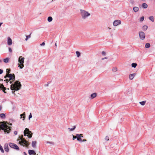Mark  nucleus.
<instances>
[{"label": "nucleus", "mask_w": 155, "mask_h": 155, "mask_svg": "<svg viewBox=\"0 0 155 155\" xmlns=\"http://www.w3.org/2000/svg\"><path fill=\"white\" fill-rule=\"evenodd\" d=\"M15 76L14 74H6L4 76L5 79L4 80V81H6L7 83L9 82L10 84H12L13 82L15 81Z\"/></svg>", "instance_id": "f257e3e1"}, {"label": "nucleus", "mask_w": 155, "mask_h": 155, "mask_svg": "<svg viewBox=\"0 0 155 155\" xmlns=\"http://www.w3.org/2000/svg\"><path fill=\"white\" fill-rule=\"evenodd\" d=\"M21 85L20 82L18 81H16L14 84H12L11 85V89L12 90L18 91L20 90Z\"/></svg>", "instance_id": "f03ea898"}, {"label": "nucleus", "mask_w": 155, "mask_h": 155, "mask_svg": "<svg viewBox=\"0 0 155 155\" xmlns=\"http://www.w3.org/2000/svg\"><path fill=\"white\" fill-rule=\"evenodd\" d=\"M11 128L7 126L4 122H0V129L4 130L5 133L6 132L8 133H9L11 130Z\"/></svg>", "instance_id": "7ed1b4c3"}, {"label": "nucleus", "mask_w": 155, "mask_h": 155, "mask_svg": "<svg viewBox=\"0 0 155 155\" xmlns=\"http://www.w3.org/2000/svg\"><path fill=\"white\" fill-rule=\"evenodd\" d=\"M19 139H18L17 141H19L20 140H21L19 141V143L20 145H23V146H25L27 147H28L29 145H30V143L28 142L26 140L23 138V136L21 135L19 137Z\"/></svg>", "instance_id": "20e7f679"}, {"label": "nucleus", "mask_w": 155, "mask_h": 155, "mask_svg": "<svg viewBox=\"0 0 155 155\" xmlns=\"http://www.w3.org/2000/svg\"><path fill=\"white\" fill-rule=\"evenodd\" d=\"M80 12L81 14L83 19H85L88 16L90 15V13L84 10L81 9Z\"/></svg>", "instance_id": "39448f33"}, {"label": "nucleus", "mask_w": 155, "mask_h": 155, "mask_svg": "<svg viewBox=\"0 0 155 155\" xmlns=\"http://www.w3.org/2000/svg\"><path fill=\"white\" fill-rule=\"evenodd\" d=\"M32 133L31 131H30L28 128H26L24 131V135L27 136L29 138H31L32 137Z\"/></svg>", "instance_id": "423d86ee"}, {"label": "nucleus", "mask_w": 155, "mask_h": 155, "mask_svg": "<svg viewBox=\"0 0 155 155\" xmlns=\"http://www.w3.org/2000/svg\"><path fill=\"white\" fill-rule=\"evenodd\" d=\"M24 58L22 57V56H20L18 58V67L20 68H22L24 67L23 63H24Z\"/></svg>", "instance_id": "0eeeda50"}, {"label": "nucleus", "mask_w": 155, "mask_h": 155, "mask_svg": "<svg viewBox=\"0 0 155 155\" xmlns=\"http://www.w3.org/2000/svg\"><path fill=\"white\" fill-rule=\"evenodd\" d=\"M9 145L10 147L13 148L18 150H19V147L15 144L10 143H9Z\"/></svg>", "instance_id": "6e6552de"}, {"label": "nucleus", "mask_w": 155, "mask_h": 155, "mask_svg": "<svg viewBox=\"0 0 155 155\" xmlns=\"http://www.w3.org/2000/svg\"><path fill=\"white\" fill-rule=\"evenodd\" d=\"M140 38L141 40H144L145 38V34L143 31H140L139 33Z\"/></svg>", "instance_id": "1a4fd4ad"}, {"label": "nucleus", "mask_w": 155, "mask_h": 155, "mask_svg": "<svg viewBox=\"0 0 155 155\" xmlns=\"http://www.w3.org/2000/svg\"><path fill=\"white\" fill-rule=\"evenodd\" d=\"M121 24V21L120 20H115L113 22V25L115 26H117L118 25Z\"/></svg>", "instance_id": "9d476101"}, {"label": "nucleus", "mask_w": 155, "mask_h": 155, "mask_svg": "<svg viewBox=\"0 0 155 155\" xmlns=\"http://www.w3.org/2000/svg\"><path fill=\"white\" fill-rule=\"evenodd\" d=\"M0 89L2 90L5 93H6L5 91V90L6 89V88L4 87V85L2 84L0 85Z\"/></svg>", "instance_id": "9b49d317"}, {"label": "nucleus", "mask_w": 155, "mask_h": 155, "mask_svg": "<svg viewBox=\"0 0 155 155\" xmlns=\"http://www.w3.org/2000/svg\"><path fill=\"white\" fill-rule=\"evenodd\" d=\"M8 44L9 45H11L12 44V41L10 37L8 38Z\"/></svg>", "instance_id": "f8f14e48"}, {"label": "nucleus", "mask_w": 155, "mask_h": 155, "mask_svg": "<svg viewBox=\"0 0 155 155\" xmlns=\"http://www.w3.org/2000/svg\"><path fill=\"white\" fill-rule=\"evenodd\" d=\"M28 153L29 155H35L36 154V153L35 152V151L33 150H29L28 151Z\"/></svg>", "instance_id": "ddd939ff"}, {"label": "nucleus", "mask_w": 155, "mask_h": 155, "mask_svg": "<svg viewBox=\"0 0 155 155\" xmlns=\"http://www.w3.org/2000/svg\"><path fill=\"white\" fill-rule=\"evenodd\" d=\"M80 134H76V138H77V140H78L80 141V142H82V139L80 138Z\"/></svg>", "instance_id": "4468645a"}, {"label": "nucleus", "mask_w": 155, "mask_h": 155, "mask_svg": "<svg viewBox=\"0 0 155 155\" xmlns=\"http://www.w3.org/2000/svg\"><path fill=\"white\" fill-rule=\"evenodd\" d=\"M4 148L5 150L7 152H8L9 151V149L8 147V146L7 144H5L4 146Z\"/></svg>", "instance_id": "2eb2a0df"}, {"label": "nucleus", "mask_w": 155, "mask_h": 155, "mask_svg": "<svg viewBox=\"0 0 155 155\" xmlns=\"http://www.w3.org/2000/svg\"><path fill=\"white\" fill-rule=\"evenodd\" d=\"M135 74H130L129 76V79L130 80H132L134 78V77L135 76Z\"/></svg>", "instance_id": "dca6fc26"}, {"label": "nucleus", "mask_w": 155, "mask_h": 155, "mask_svg": "<svg viewBox=\"0 0 155 155\" xmlns=\"http://www.w3.org/2000/svg\"><path fill=\"white\" fill-rule=\"evenodd\" d=\"M36 143V141H32L31 144L32 147L34 148H35Z\"/></svg>", "instance_id": "f3484780"}, {"label": "nucleus", "mask_w": 155, "mask_h": 155, "mask_svg": "<svg viewBox=\"0 0 155 155\" xmlns=\"http://www.w3.org/2000/svg\"><path fill=\"white\" fill-rule=\"evenodd\" d=\"M97 94L96 93H94L93 94H92L91 95V99H93L95 97H96Z\"/></svg>", "instance_id": "a211bd4d"}, {"label": "nucleus", "mask_w": 155, "mask_h": 155, "mask_svg": "<svg viewBox=\"0 0 155 155\" xmlns=\"http://www.w3.org/2000/svg\"><path fill=\"white\" fill-rule=\"evenodd\" d=\"M133 10L134 12H137L139 10V8L138 7H134Z\"/></svg>", "instance_id": "6ab92c4d"}, {"label": "nucleus", "mask_w": 155, "mask_h": 155, "mask_svg": "<svg viewBox=\"0 0 155 155\" xmlns=\"http://www.w3.org/2000/svg\"><path fill=\"white\" fill-rule=\"evenodd\" d=\"M148 7L146 3H143L142 5V7L144 8H147Z\"/></svg>", "instance_id": "aec40b11"}, {"label": "nucleus", "mask_w": 155, "mask_h": 155, "mask_svg": "<svg viewBox=\"0 0 155 155\" xmlns=\"http://www.w3.org/2000/svg\"><path fill=\"white\" fill-rule=\"evenodd\" d=\"M11 71V69H7L6 70V74H10V72Z\"/></svg>", "instance_id": "412c9836"}, {"label": "nucleus", "mask_w": 155, "mask_h": 155, "mask_svg": "<svg viewBox=\"0 0 155 155\" xmlns=\"http://www.w3.org/2000/svg\"><path fill=\"white\" fill-rule=\"evenodd\" d=\"M9 60V58H7L5 59H4L3 60L4 62L5 63H7L8 62Z\"/></svg>", "instance_id": "4be33fe9"}, {"label": "nucleus", "mask_w": 155, "mask_h": 155, "mask_svg": "<svg viewBox=\"0 0 155 155\" xmlns=\"http://www.w3.org/2000/svg\"><path fill=\"white\" fill-rule=\"evenodd\" d=\"M0 117L2 118H5V115L4 114H0Z\"/></svg>", "instance_id": "5701e85b"}, {"label": "nucleus", "mask_w": 155, "mask_h": 155, "mask_svg": "<svg viewBox=\"0 0 155 155\" xmlns=\"http://www.w3.org/2000/svg\"><path fill=\"white\" fill-rule=\"evenodd\" d=\"M52 17H51V16H49V17H48V21L49 22H51V21H52Z\"/></svg>", "instance_id": "b1692460"}, {"label": "nucleus", "mask_w": 155, "mask_h": 155, "mask_svg": "<svg viewBox=\"0 0 155 155\" xmlns=\"http://www.w3.org/2000/svg\"><path fill=\"white\" fill-rule=\"evenodd\" d=\"M148 28V27L146 25H144L143 27V29L144 31L146 30Z\"/></svg>", "instance_id": "393cba45"}, {"label": "nucleus", "mask_w": 155, "mask_h": 155, "mask_svg": "<svg viewBox=\"0 0 155 155\" xmlns=\"http://www.w3.org/2000/svg\"><path fill=\"white\" fill-rule=\"evenodd\" d=\"M149 19L152 21V22H153L154 21V18L153 16H150L149 17Z\"/></svg>", "instance_id": "a878e982"}, {"label": "nucleus", "mask_w": 155, "mask_h": 155, "mask_svg": "<svg viewBox=\"0 0 155 155\" xmlns=\"http://www.w3.org/2000/svg\"><path fill=\"white\" fill-rule=\"evenodd\" d=\"M137 64L136 63H133L131 64L132 67L135 68L137 66Z\"/></svg>", "instance_id": "bb28decb"}, {"label": "nucleus", "mask_w": 155, "mask_h": 155, "mask_svg": "<svg viewBox=\"0 0 155 155\" xmlns=\"http://www.w3.org/2000/svg\"><path fill=\"white\" fill-rule=\"evenodd\" d=\"M76 53L78 57H79V56H80L81 54L78 51H76Z\"/></svg>", "instance_id": "cd10ccee"}, {"label": "nucleus", "mask_w": 155, "mask_h": 155, "mask_svg": "<svg viewBox=\"0 0 155 155\" xmlns=\"http://www.w3.org/2000/svg\"><path fill=\"white\" fill-rule=\"evenodd\" d=\"M150 43H147L145 45V47L147 48H149L150 47Z\"/></svg>", "instance_id": "c85d7f7f"}, {"label": "nucleus", "mask_w": 155, "mask_h": 155, "mask_svg": "<svg viewBox=\"0 0 155 155\" xmlns=\"http://www.w3.org/2000/svg\"><path fill=\"white\" fill-rule=\"evenodd\" d=\"M146 101H143L140 102V104L142 105H144L145 104Z\"/></svg>", "instance_id": "c756f323"}, {"label": "nucleus", "mask_w": 155, "mask_h": 155, "mask_svg": "<svg viewBox=\"0 0 155 155\" xmlns=\"http://www.w3.org/2000/svg\"><path fill=\"white\" fill-rule=\"evenodd\" d=\"M112 71L114 72H115L117 71V68L116 67L113 68L112 69Z\"/></svg>", "instance_id": "7c9ffc66"}, {"label": "nucleus", "mask_w": 155, "mask_h": 155, "mask_svg": "<svg viewBox=\"0 0 155 155\" xmlns=\"http://www.w3.org/2000/svg\"><path fill=\"white\" fill-rule=\"evenodd\" d=\"M25 112H24L23 113V114H21L20 116H21V117L22 116H23V118H24V119H23V120H24V119H25Z\"/></svg>", "instance_id": "2f4dec72"}, {"label": "nucleus", "mask_w": 155, "mask_h": 155, "mask_svg": "<svg viewBox=\"0 0 155 155\" xmlns=\"http://www.w3.org/2000/svg\"><path fill=\"white\" fill-rule=\"evenodd\" d=\"M73 127V128H68V129L70 131H72L74 130L75 129L76 127L75 126H74Z\"/></svg>", "instance_id": "473e14b6"}, {"label": "nucleus", "mask_w": 155, "mask_h": 155, "mask_svg": "<svg viewBox=\"0 0 155 155\" xmlns=\"http://www.w3.org/2000/svg\"><path fill=\"white\" fill-rule=\"evenodd\" d=\"M31 33L30 34V35L26 36V38L25 39V40L26 41H27L28 40V38H30L31 37Z\"/></svg>", "instance_id": "72a5a7b5"}, {"label": "nucleus", "mask_w": 155, "mask_h": 155, "mask_svg": "<svg viewBox=\"0 0 155 155\" xmlns=\"http://www.w3.org/2000/svg\"><path fill=\"white\" fill-rule=\"evenodd\" d=\"M144 16H142L140 19V21H143L144 19Z\"/></svg>", "instance_id": "f704fd0d"}, {"label": "nucleus", "mask_w": 155, "mask_h": 155, "mask_svg": "<svg viewBox=\"0 0 155 155\" xmlns=\"http://www.w3.org/2000/svg\"><path fill=\"white\" fill-rule=\"evenodd\" d=\"M105 139L106 140L108 141L109 140V138L108 137L106 136L105 138Z\"/></svg>", "instance_id": "c9c22d12"}, {"label": "nucleus", "mask_w": 155, "mask_h": 155, "mask_svg": "<svg viewBox=\"0 0 155 155\" xmlns=\"http://www.w3.org/2000/svg\"><path fill=\"white\" fill-rule=\"evenodd\" d=\"M32 117V115L31 113H30V115L29 116V119L30 120V118H31Z\"/></svg>", "instance_id": "e433bc0d"}, {"label": "nucleus", "mask_w": 155, "mask_h": 155, "mask_svg": "<svg viewBox=\"0 0 155 155\" xmlns=\"http://www.w3.org/2000/svg\"><path fill=\"white\" fill-rule=\"evenodd\" d=\"M40 45L41 46H44L45 45V42H43L42 44H40Z\"/></svg>", "instance_id": "4c0bfd02"}, {"label": "nucleus", "mask_w": 155, "mask_h": 155, "mask_svg": "<svg viewBox=\"0 0 155 155\" xmlns=\"http://www.w3.org/2000/svg\"><path fill=\"white\" fill-rule=\"evenodd\" d=\"M102 54L103 55H105L106 54V53L104 51H103L102 52Z\"/></svg>", "instance_id": "58836bf2"}, {"label": "nucleus", "mask_w": 155, "mask_h": 155, "mask_svg": "<svg viewBox=\"0 0 155 155\" xmlns=\"http://www.w3.org/2000/svg\"><path fill=\"white\" fill-rule=\"evenodd\" d=\"M3 72V71L2 70L0 69V74H2Z\"/></svg>", "instance_id": "ea45409f"}, {"label": "nucleus", "mask_w": 155, "mask_h": 155, "mask_svg": "<svg viewBox=\"0 0 155 155\" xmlns=\"http://www.w3.org/2000/svg\"><path fill=\"white\" fill-rule=\"evenodd\" d=\"M9 51L11 52L12 51V49L10 48H9Z\"/></svg>", "instance_id": "a19ab883"}, {"label": "nucleus", "mask_w": 155, "mask_h": 155, "mask_svg": "<svg viewBox=\"0 0 155 155\" xmlns=\"http://www.w3.org/2000/svg\"><path fill=\"white\" fill-rule=\"evenodd\" d=\"M73 140H74L76 138V136L73 135Z\"/></svg>", "instance_id": "79ce46f5"}, {"label": "nucleus", "mask_w": 155, "mask_h": 155, "mask_svg": "<svg viewBox=\"0 0 155 155\" xmlns=\"http://www.w3.org/2000/svg\"><path fill=\"white\" fill-rule=\"evenodd\" d=\"M107 57H105V58H102V60H104L105 59H107Z\"/></svg>", "instance_id": "37998d69"}, {"label": "nucleus", "mask_w": 155, "mask_h": 155, "mask_svg": "<svg viewBox=\"0 0 155 155\" xmlns=\"http://www.w3.org/2000/svg\"><path fill=\"white\" fill-rule=\"evenodd\" d=\"M14 134L15 135H17V132L16 131H15L14 132Z\"/></svg>", "instance_id": "c03bdc74"}, {"label": "nucleus", "mask_w": 155, "mask_h": 155, "mask_svg": "<svg viewBox=\"0 0 155 155\" xmlns=\"http://www.w3.org/2000/svg\"><path fill=\"white\" fill-rule=\"evenodd\" d=\"M80 138H81V137H83V134H80Z\"/></svg>", "instance_id": "a18cd8bd"}, {"label": "nucleus", "mask_w": 155, "mask_h": 155, "mask_svg": "<svg viewBox=\"0 0 155 155\" xmlns=\"http://www.w3.org/2000/svg\"><path fill=\"white\" fill-rule=\"evenodd\" d=\"M86 141H87V140L86 139H84L83 140H82V141L81 142Z\"/></svg>", "instance_id": "49530a36"}, {"label": "nucleus", "mask_w": 155, "mask_h": 155, "mask_svg": "<svg viewBox=\"0 0 155 155\" xmlns=\"http://www.w3.org/2000/svg\"><path fill=\"white\" fill-rule=\"evenodd\" d=\"M24 155H27L26 153L25 152H24Z\"/></svg>", "instance_id": "de8ad7c7"}, {"label": "nucleus", "mask_w": 155, "mask_h": 155, "mask_svg": "<svg viewBox=\"0 0 155 155\" xmlns=\"http://www.w3.org/2000/svg\"><path fill=\"white\" fill-rule=\"evenodd\" d=\"M2 107L1 106H0V111L1 110Z\"/></svg>", "instance_id": "09e8293b"}, {"label": "nucleus", "mask_w": 155, "mask_h": 155, "mask_svg": "<svg viewBox=\"0 0 155 155\" xmlns=\"http://www.w3.org/2000/svg\"><path fill=\"white\" fill-rule=\"evenodd\" d=\"M55 46H56V47L57 46V44H56V43L55 44Z\"/></svg>", "instance_id": "8fccbe9b"}, {"label": "nucleus", "mask_w": 155, "mask_h": 155, "mask_svg": "<svg viewBox=\"0 0 155 155\" xmlns=\"http://www.w3.org/2000/svg\"><path fill=\"white\" fill-rule=\"evenodd\" d=\"M2 61V60H0V63Z\"/></svg>", "instance_id": "3c124183"}, {"label": "nucleus", "mask_w": 155, "mask_h": 155, "mask_svg": "<svg viewBox=\"0 0 155 155\" xmlns=\"http://www.w3.org/2000/svg\"><path fill=\"white\" fill-rule=\"evenodd\" d=\"M14 92H15V91H14V92H13V93H14Z\"/></svg>", "instance_id": "603ef678"}, {"label": "nucleus", "mask_w": 155, "mask_h": 155, "mask_svg": "<svg viewBox=\"0 0 155 155\" xmlns=\"http://www.w3.org/2000/svg\"><path fill=\"white\" fill-rule=\"evenodd\" d=\"M10 124L11 125H12V124Z\"/></svg>", "instance_id": "864d4df0"}, {"label": "nucleus", "mask_w": 155, "mask_h": 155, "mask_svg": "<svg viewBox=\"0 0 155 155\" xmlns=\"http://www.w3.org/2000/svg\"><path fill=\"white\" fill-rule=\"evenodd\" d=\"M35 155H38V154H37V155H36V154H35Z\"/></svg>", "instance_id": "5fc2aeb1"}, {"label": "nucleus", "mask_w": 155, "mask_h": 155, "mask_svg": "<svg viewBox=\"0 0 155 155\" xmlns=\"http://www.w3.org/2000/svg\"><path fill=\"white\" fill-rule=\"evenodd\" d=\"M109 29H110V28H109Z\"/></svg>", "instance_id": "6e6d98bb"}, {"label": "nucleus", "mask_w": 155, "mask_h": 155, "mask_svg": "<svg viewBox=\"0 0 155 155\" xmlns=\"http://www.w3.org/2000/svg\"><path fill=\"white\" fill-rule=\"evenodd\" d=\"M109 29H110V28H109Z\"/></svg>", "instance_id": "4d7b16f0"}]
</instances>
